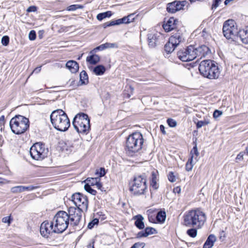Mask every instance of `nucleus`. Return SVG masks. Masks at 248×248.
Instances as JSON below:
<instances>
[{
	"label": "nucleus",
	"mask_w": 248,
	"mask_h": 248,
	"mask_svg": "<svg viewBox=\"0 0 248 248\" xmlns=\"http://www.w3.org/2000/svg\"><path fill=\"white\" fill-rule=\"evenodd\" d=\"M195 52L196 58H199V59H201L211 53L210 49L205 45H202L196 47Z\"/></svg>",
	"instance_id": "a211bd4d"
},
{
	"label": "nucleus",
	"mask_w": 248,
	"mask_h": 248,
	"mask_svg": "<svg viewBox=\"0 0 248 248\" xmlns=\"http://www.w3.org/2000/svg\"><path fill=\"white\" fill-rule=\"evenodd\" d=\"M217 238L215 235L210 234L204 243L203 248H212Z\"/></svg>",
	"instance_id": "b1692460"
},
{
	"label": "nucleus",
	"mask_w": 248,
	"mask_h": 248,
	"mask_svg": "<svg viewBox=\"0 0 248 248\" xmlns=\"http://www.w3.org/2000/svg\"><path fill=\"white\" fill-rule=\"evenodd\" d=\"M193 156L190 157L186 164V170L187 171H191L193 167L194 163H193Z\"/></svg>",
	"instance_id": "2f4dec72"
},
{
	"label": "nucleus",
	"mask_w": 248,
	"mask_h": 248,
	"mask_svg": "<svg viewBox=\"0 0 248 248\" xmlns=\"http://www.w3.org/2000/svg\"><path fill=\"white\" fill-rule=\"evenodd\" d=\"M168 177V180L170 182L173 183L176 181L175 176H174L173 172L172 171L169 172Z\"/></svg>",
	"instance_id": "8fccbe9b"
},
{
	"label": "nucleus",
	"mask_w": 248,
	"mask_h": 248,
	"mask_svg": "<svg viewBox=\"0 0 248 248\" xmlns=\"http://www.w3.org/2000/svg\"><path fill=\"white\" fill-rule=\"evenodd\" d=\"M237 37H239L243 43L248 44V30H239Z\"/></svg>",
	"instance_id": "5701e85b"
},
{
	"label": "nucleus",
	"mask_w": 248,
	"mask_h": 248,
	"mask_svg": "<svg viewBox=\"0 0 248 248\" xmlns=\"http://www.w3.org/2000/svg\"><path fill=\"white\" fill-rule=\"evenodd\" d=\"M84 189L87 192H88V193H90L93 195H96L97 193L95 190L93 189L91 187V186L89 184H86L84 185Z\"/></svg>",
	"instance_id": "473e14b6"
},
{
	"label": "nucleus",
	"mask_w": 248,
	"mask_h": 248,
	"mask_svg": "<svg viewBox=\"0 0 248 248\" xmlns=\"http://www.w3.org/2000/svg\"><path fill=\"white\" fill-rule=\"evenodd\" d=\"M186 1L175 0L172 2L169 3L167 6V11L170 13H175L177 11L183 9V8L186 4Z\"/></svg>",
	"instance_id": "dca6fc26"
},
{
	"label": "nucleus",
	"mask_w": 248,
	"mask_h": 248,
	"mask_svg": "<svg viewBox=\"0 0 248 248\" xmlns=\"http://www.w3.org/2000/svg\"><path fill=\"white\" fill-rule=\"evenodd\" d=\"M178 21L174 17H170L166 23H164L163 28L166 32H169L177 28Z\"/></svg>",
	"instance_id": "6ab92c4d"
},
{
	"label": "nucleus",
	"mask_w": 248,
	"mask_h": 248,
	"mask_svg": "<svg viewBox=\"0 0 248 248\" xmlns=\"http://www.w3.org/2000/svg\"><path fill=\"white\" fill-rule=\"evenodd\" d=\"M111 11H108L104 13H99L97 15L96 18L99 21H101L106 17H109L112 16Z\"/></svg>",
	"instance_id": "c756f323"
},
{
	"label": "nucleus",
	"mask_w": 248,
	"mask_h": 248,
	"mask_svg": "<svg viewBox=\"0 0 248 248\" xmlns=\"http://www.w3.org/2000/svg\"><path fill=\"white\" fill-rule=\"evenodd\" d=\"M10 182V181L3 179L0 177V184H8Z\"/></svg>",
	"instance_id": "052dcab7"
},
{
	"label": "nucleus",
	"mask_w": 248,
	"mask_h": 248,
	"mask_svg": "<svg viewBox=\"0 0 248 248\" xmlns=\"http://www.w3.org/2000/svg\"><path fill=\"white\" fill-rule=\"evenodd\" d=\"M10 126L14 133L19 135L24 133L29 128L30 122L26 117L17 115L11 119Z\"/></svg>",
	"instance_id": "423d86ee"
},
{
	"label": "nucleus",
	"mask_w": 248,
	"mask_h": 248,
	"mask_svg": "<svg viewBox=\"0 0 248 248\" xmlns=\"http://www.w3.org/2000/svg\"><path fill=\"white\" fill-rule=\"evenodd\" d=\"M13 219L11 218V216L5 217L2 218V221L3 223H8L9 225L11 223Z\"/></svg>",
	"instance_id": "603ef678"
},
{
	"label": "nucleus",
	"mask_w": 248,
	"mask_h": 248,
	"mask_svg": "<svg viewBox=\"0 0 248 248\" xmlns=\"http://www.w3.org/2000/svg\"><path fill=\"white\" fill-rule=\"evenodd\" d=\"M222 114V112L220 110L216 109L213 113V117L214 118L217 119L220 117Z\"/></svg>",
	"instance_id": "6e6d98bb"
},
{
	"label": "nucleus",
	"mask_w": 248,
	"mask_h": 248,
	"mask_svg": "<svg viewBox=\"0 0 248 248\" xmlns=\"http://www.w3.org/2000/svg\"><path fill=\"white\" fill-rule=\"evenodd\" d=\"M160 129L163 134H166V131L165 130V126L161 124L160 125Z\"/></svg>",
	"instance_id": "0e129e2a"
},
{
	"label": "nucleus",
	"mask_w": 248,
	"mask_h": 248,
	"mask_svg": "<svg viewBox=\"0 0 248 248\" xmlns=\"http://www.w3.org/2000/svg\"><path fill=\"white\" fill-rule=\"evenodd\" d=\"M1 44L4 46H7L9 43V37L8 36H3L1 38Z\"/></svg>",
	"instance_id": "49530a36"
},
{
	"label": "nucleus",
	"mask_w": 248,
	"mask_h": 248,
	"mask_svg": "<svg viewBox=\"0 0 248 248\" xmlns=\"http://www.w3.org/2000/svg\"><path fill=\"white\" fill-rule=\"evenodd\" d=\"M221 0H213L212 5L211 9L214 11L218 6L219 2Z\"/></svg>",
	"instance_id": "3c124183"
},
{
	"label": "nucleus",
	"mask_w": 248,
	"mask_h": 248,
	"mask_svg": "<svg viewBox=\"0 0 248 248\" xmlns=\"http://www.w3.org/2000/svg\"><path fill=\"white\" fill-rule=\"evenodd\" d=\"M86 180L89 182L88 184H89L91 186H94L97 183L98 181L100 180V179L98 177L88 178Z\"/></svg>",
	"instance_id": "58836bf2"
},
{
	"label": "nucleus",
	"mask_w": 248,
	"mask_h": 248,
	"mask_svg": "<svg viewBox=\"0 0 248 248\" xmlns=\"http://www.w3.org/2000/svg\"><path fill=\"white\" fill-rule=\"evenodd\" d=\"M75 129L82 135H87L90 130V120L88 115L84 113L77 114L72 122Z\"/></svg>",
	"instance_id": "39448f33"
},
{
	"label": "nucleus",
	"mask_w": 248,
	"mask_h": 248,
	"mask_svg": "<svg viewBox=\"0 0 248 248\" xmlns=\"http://www.w3.org/2000/svg\"><path fill=\"white\" fill-rule=\"evenodd\" d=\"M245 154V153L243 152H240L237 155L236 157V160H241L243 159V156Z\"/></svg>",
	"instance_id": "bf43d9fd"
},
{
	"label": "nucleus",
	"mask_w": 248,
	"mask_h": 248,
	"mask_svg": "<svg viewBox=\"0 0 248 248\" xmlns=\"http://www.w3.org/2000/svg\"><path fill=\"white\" fill-rule=\"evenodd\" d=\"M161 34L157 32H151L147 34V40L150 47L154 48L159 43Z\"/></svg>",
	"instance_id": "f3484780"
},
{
	"label": "nucleus",
	"mask_w": 248,
	"mask_h": 248,
	"mask_svg": "<svg viewBox=\"0 0 248 248\" xmlns=\"http://www.w3.org/2000/svg\"><path fill=\"white\" fill-rule=\"evenodd\" d=\"M157 233L156 230L152 227H146L144 230L139 232L137 234V238L145 237L149 235Z\"/></svg>",
	"instance_id": "aec40b11"
},
{
	"label": "nucleus",
	"mask_w": 248,
	"mask_h": 248,
	"mask_svg": "<svg viewBox=\"0 0 248 248\" xmlns=\"http://www.w3.org/2000/svg\"><path fill=\"white\" fill-rule=\"evenodd\" d=\"M37 11V7L35 6H31L27 10L28 12H34Z\"/></svg>",
	"instance_id": "13d9d810"
},
{
	"label": "nucleus",
	"mask_w": 248,
	"mask_h": 248,
	"mask_svg": "<svg viewBox=\"0 0 248 248\" xmlns=\"http://www.w3.org/2000/svg\"><path fill=\"white\" fill-rule=\"evenodd\" d=\"M133 219L135 220V225L140 230L144 229L145 226L143 222L144 218L141 215H137L133 217Z\"/></svg>",
	"instance_id": "4be33fe9"
},
{
	"label": "nucleus",
	"mask_w": 248,
	"mask_h": 248,
	"mask_svg": "<svg viewBox=\"0 0 248 248\" xmlns=\"http://www.w3.org/2000/svg\"><path fill=\"white\" fill-rule=\"evenodd\" d=\"M54 230V224L52 220L50 222L45 221L40 226V233L45 237H48V235L51 233H55Z\"/></svg>",
	"instance_id": "2eb2a0df"
},
{
	"label": "nucleus",
	"mask_w": 248,
	"mask_h": 248,
	"mask_svg": "<svg viewBox=\"0 0 248 248\" xmlns=\"http://www.w3.org/2000/svg\"><path fill=\"white\" fill-rule=\"evenodd\" d=\"M11 192L13 193H18L23 192V186H18L12 187Z\"/></svg>",
	"instance_id": "72a5a7b5"
},
{
	"label": "nucleus",
	"mask_w": 248,
	"mask_h": 248,
	"mask_svg": "<svg viewBox=\"0 0 248 248\" xmlns=\"http://www.w3.org/2000/svg\"><path fill=\"white\" fill-rule=\"evenodd\" d=\"M66 67L72 73H76L79 69L78 63L74 60H70L66 63Z\"/></svg>",
	"instance_id": "412c9836"
},
{
	"label": "nucleus",
	"mask_w": 248,
	"mask_h": 248,
	"mask_svg": "<svg viewBox=\"0 0 248 248\" xmlns=\"http://www.w3.org/2000/svg\"><path fill=\"white\" fill-rule=\"evenodd\" d=\"M209 123L208 121H199L196 124V126L197 128H201L202 126L206 125Z\"/></svg>",
	"instance_id": "c03bdc74"
},
{
	"label": "nucleus",
	"mask_w": 248,
	"mask_h": 248,
	"mask_svg": "<svg viewBox=\"0 0 248 248\" xmlns=\"http://www.w3.org/2000/svg\"><path fill=\"white\" fill-rule=\"evenodd\" d=\"M47 149L40 142L34 143L30 148V153L32 158L36 160H42L47 156Z\"/></svg>",
	"instance_id": "1a4fd4ad"
},
{
	"label": "nucleus",
	"mask_w": 248,
	"mask_h": 248,
	"mask_svg": "<svg viewBox=\"0 0 248 248\" xmlns=\"http://www.w3.org/2000/svg\"><path fill=\"white\" fill-rule=\"evenodd\" d=\"M126 23L129 24L134 21L135 16L134 14L128 15L127 16H125Z\"/></svg>",
	"instance_id": "a19ab883"
},
{
	"label": "nucleus",
	"mask_w": 248,
	"mask_h": 248,
	"mask_svg": "<svg viewBox=\"0 0 248 248\" xmlns=\"http://www.w3.org/2000/svg\"><path fill=\"white\" fill-rule=\"evenodd\" d=\"M106 174L105 170L104 168H101L99 170H97L95 172V174L97 175V177H101L104 176Z\"/></svg>",
	"instance_id": "e433bc0d"
},
{
	"label": "nucleus",
	"mask_w": 248,
	"mask_h": 248,
	"mask_svg": "<svg viewBox=\"0 0 248 248\" xmlns=\"http://www.w3.org/2000/svg\"><path fill=\"white\" fill-rule=\"evenodd\" d=\"M222 31L224 36L227 39L237 37L239 31L236 22L232 19H229L224 22Z\"/></svg>",
	"instance_id": "9d476101"
},
{
	"label": "nucleus",
	"mask_w": 248,
	"mask_h": 248,
	"mask_svg": "<svg viewBox=\"0 0 248 248\" xmlns=\"http://www.w3.org/2000/svg\"><path fill=\"white\" fill-rule=\"evenodd\" d=\"M90 55L86 58V61L91 64L95 65L100 60V57L95 53H90Z\"/></svg>",
	"instance_id": "393cba45"
},
{
	"label": "nucleus",
	"mask_w": 248,
	"mask_h": 248,
	"mask_svg": "<svg viewBox=\"0 0 248 248\" xmlns=\"http://www.w3.org/2000/svg\"><path fill=\"white\" fill-rule=\"evenodd\" d=\"M130 185L129 190L134 195H143L147 189L146 180L143 175L135 177Z\"/></svg>",
	"instance_id": "6e6552de"
},
{
	"label": "nucleus",
	"mask_w": 248,
	"mask_h": 248,
	"mask_svg": "<svg viewBox=\"0 0 248 248\" xmlns=\"http://www.w3.org/2000/svg\"><path fill=\"white\" fill-rule=\"evenodd\" d=\"M4 119H5V117H4V115H2L0 116V124H4Z\"/></svg>",
	"instance_id": "774afa93"
},
{
	"label": "nucleus",
	"mask_w": 248,
	"mask_h": 248,
	"mask_svg": "<svg viewBox=\"0 0 248 248\" xmlns=\"http://www.w3.org/2000/svg\"><path fill=\"white\" fill-rule=\"evenodd\" d=\"M199 155V153L198 151L197 145H195L193 149L190 151V157L193 156V159L194 158V155L196 156H198Z\"/></svg>",
	"instance_id": "79ce46f5"
},
{
	"label": "nucleus",
	"mask_w": 248,
	"mask_h": 248,
	"mask_svg": "<svg viewBox=\"0 0 248 248\" xmlns=\"http://www.w3.org/2000/svg\"><path fill=\"white\" fill-rule=\"evenodd\" d=\"M184 38L181 31L178 30L176 32L173 33L169 41L164 46V50L168 54L171 53L175 48L183 41Z\"/></svg>",
	"instance_id": "9b49d317"
},
{
	"label": "nucleus",
	"mask_w": 248,
	"mask_h": 248,
	"mask_svg": "<svg viewBox=\"0 0 248 248\" xmlns=\"http://www.w3.org/2000/svg\"><path fill=\"white\" fill-rule=\"evenodd\" d=\"M157 172L154 171L152 172L150 186L155 190H157L158 188V185L157 184Z\"/></svg>",
	"instance_id": "a878e982"
},
{
	"label": "nucleus",
	"mask_w": 248,
	"mask_h": 248,
	"mask_svg": "<svg viewBox=\"0 0 248 248\" xmlns=\"http://www.w3.org/2000/svg\"><path fill=\"white\" fill-rule=\"evenodd\" d=\"M114 25H116L115 20H112V21L107 22L103 24V27L104 28H106L107 27H108L114 26Z\"/></svg>",
	"instance_id": "864d4df0"
},
{
	"label": "nucleus",
	"mask_w": 248,
	"mask_h": 248,
	"mask_svg": "<svg viewBox=\"0 0 248 248\" xmlns=\"http://www.w3.org/2000/svg\"><path fill=\"white\" fill-rule=\"evenodd\" d=\"M196 47L190 45L186 48L180 50L177 52L178 57L183 62L191 61L196 58Z\"/></svg>",
	"instance_id": "ddd939ff"
},
{
	"label": "nucleus",
	"mask_w": 248,
	"mask_h": 248,
	"mask_svg": "<svg viewBox=\"0 0 248 248\" xmlns=\"http://www.w3.org/2000/svg\"><path fill=\"white\" fill-rule=\"evenodd\" d=\"M41 70V66L36 67L33 71V73H38Z\"/></svg>",
	"instance_id": "338daca9"
},
{
	"label": "nucleus",
	"mask_w": 248,
	"mask_h": 248,
	"mask_svg": "<svg viewBox=\"0 0 248 248\" xmlns=\"http://www.w3.org/2000/svg\"><path fill=\"white\" fill-rule=\"evenodd\" d=\"M144 139L139 132H134L126 138L125 150L127 155L133 156L140 151L143 145Z\"/></svg>",
	"instance_id": "f257e3e1"
},
{
	"label": "nucleus",
	"mask_w": 248,
	"mask_h": 248,
	"mask_svg": "<svg viewBox=\"0 0 248 248\" xmlns=\"http://www.w3.org/2000/svg\"><path fill=\"white\" fill-rule=\"evenodd\" d=\"M71 200L76 206V208L85 212L87 211L89 202L86 195L79 192L75 193L72 195Z\"/></svg>",
	"instance_id": "f8f14e48"
},
{
	"label": "nucleus",
	"mask_w": 248,
	"mask_h": 248,
	"mask_svg": "<svg viewBox=\"0 0 248 248\" xmlns=\"http://www.w3.org/2000/svg\"><path fill=\"white\" fill-rule=\"evenodd\" d=\"M80 81L81 84H87L89 82L88 75L84 70L82 71L80 73Z\"/></svg>",
	"instance_id": "c85d7f7f"
},
{
	"label": "nucleus",
	"mask_w": 248,
	"mask_h": 248,
	"mask_svg": "<svg viewBox=\"0 0 248 248\" xmlns=\"http://www.w3.org/2000/svg\"><path fill=\"white\" fill-rule=\"evenodd\" d=\"M166 217V214L164 211H159L156 216V219L158 222L163 223L165 221Z\"/></svg>",
	"instance_id": "cd10ccee"
},
{
	"label": "nucleus",
	"mask_w": 248,
	"mask_h": 248,
	"mask_svg": "<svg viewBox=\"0 0 248 248\" xmlns=\"http://www.w3.org/2000/svg\"><path fill=\"white\" fill-rule=\"evenodd\" d=\"M206 221L205 214L200 210L189 211L184 216V224L188 227L200 228Z\"/></svg>",
	"instance_id": "7ed1b4c3"
},
{
	"label": "nucleus",
	"mask_w": 248,
	"mask_h": 248,
	"mask_svg": "<svg viewBox=\"0 0 248 248\" xmlns=\"http://www.w3.org/2000/svg\"><path fill=\"white\" fill-rule=\"evenodd\" d=\"M115 22L116 23V25H120L122 24H127L126 21V18H125V16L123 17L122 18H119L117 20H115Z\"/></svg>",
	"instance_id": "de8ad7c7"
},
{
	"label": "nucleus",
	"mask_w": 248,
	"mask_h": 248,
	"mask_svg": "<svg viewBox=\"0 0 248 248\" xmlns=\"http://www.w3.org/2000/svg\"><path fill=\"white\" fill-rule=\"evenodd\" d=\"M186 233L189 236L194 238L197 236V231L195 228H191L187 230Z\"/></svg>",
	"instance_id": "f704fd0d"
},
{
	"label": "nucleus",
	"mask_w": 248,
	"mask_h": 248,
	"mask_svg": "<svg viewBox=\"0 0 248 248\" xmlns=\"http://www.w3.org/2000/svg\"><path fill=\"white\" fill-rule=\"evenodd\" d=\"M173 192L174 193H180L181 192V188L179 186H177L173 188Z\"/></svg>",
	"instance_id": "680f3d73"
},
{
	"label": "nucleus",
	"mask_w": 248,
	"mask_h": 248,
	"mask_svg": "<svg viewBox=\"0 0 248 248\" xmlns=\"http://www.w3.org/2000/svg\"><path fill=\"white\" fill-rule=\"evenodd\" d=\"M84 211H85L75 207H70L68 208L67 215L69 223L71 225H79L81 219L82 212Z\"/></svg>",
	"instance_id": "4468645a"
},
{
	"label": "nucleus",
	"mask_w": 248,
	"mask_h": 248,
	"mask_svg": "<svg viewBox=\"0 0 248 248\" xmlns=\"http://www.w3.org/2000/svg\"><path fill=\"white\" fill-rule=\"evenodd\" d=\"M148 219L150 222H152V223L155 222L154 217H153L152 216L149 215L148 216Z\"/></svg>",
	"instance_id": "69168bd1"
},
{
	"label": "nucleus",
	"mask_w": 248,
	"mask_h": 248,
	"mask_svg": "<svg viewBox=\"0 0 248 248\" xmlns=\"http://www.w3.org/2000/svg\"><path fill=\"white\" fill-rule=\"evenodd\" d=\"M52 221L54 224L55 232L57 233L63 232L68 228L70 223L67 213L64 211L57 212Z\"/></svg>",
	"instance_id": "0eeeda50"
},
{
	"label": "nucleus",
	"mask_w": 248,
	"mask_h": 248,
	"mask_svg": "<svg viewBox=\"0 0 248 248\" xmlns=\"http://www.w3.org/2000/svg\"><path fill=\"white\" fill-rule=\"evenodd\" d=\"M82 8V6L78 4H73L68 6L67 8V10L70 11H75L78 9H81Z\"/></svg>",
	"instance_id": "ea45409f"
},
{
	"label": "nucleus",
	"mask_w": 248,
	"mask_h": 248,
	"mask_svg": "<svg viewBox=\"0 0 248 248\" xmlns=\"http://www.w3.org/2000/svg\"><path fill=\"white\" fill-rule=\"evenodd\" d=\"M105 49V48L104 44H102V45L96 47L93 50H92L90 52V53H95L96 52H97L98 51H102Z\"/></svg>",
	"instance_id": "4c0bfd02"
},
{
	"label": "nucleus",
	"mask_w": 248,
	"mask_h": 248,
	"mask_svg": "<svg viewBox=\"0 0 248 248\" xmlns=\"http://www.w3.org/2000/svg\"><path fill=\"white\" fill-rule=\"evenodd\" d=\"M144 245H145V244L143 243L138 242V243H135L133 245V247L134 248H143L144 247Z\"/></svg>",
	"instance_id": "4d7b16f0"
},
{
	"label": "nucleus",
	"mask_w": 248,
	"mask_h": 248,
	"mask_svg": "<svg viewBox=\"0 0 248 248\" xmlns=\"http://www.w3.org/2000/svg\"><path fill=\"white\" fill-rule=\"evenodd\" d=\"M106 68L103 65H98L95 66L93 71L97 76H100L104 74L105 72Z\"/></svg>",
	"instance_id": "bb28decb"
},
{
	"label": "nucleus",
	"mask_w": 248,
	"mask_h": 248,
	"mask_svg": "<svg viewBox=\"0 0 248 248\" xmlns=\"http://www.w3.org/2000/svg\"><path fill=\"white\" fill-rule=\"evenodd\" d=\"M50 118L52 125L58 131H66L70 126V120L66 113L62 109L53 111Z\"/></svg>",
	"instance_id": "f03ea898"
},
{
	"label": "nucleus",
	"mask_w": 248,
	"mask_h": 248,
	"mask_svg": "<svg viewBox=\"0 0 248 248\" xmlns=\"http://www.w3.org/2000/svg\"><path fill=\"white\" fill-rule=\"evenodd\" d=\"M95 185L96 186V187L99 189H101V188L102 187V185L101 183L100 182V180L98 181L97 183Z\"/></svg>",
	"instance_id": "e2e57ef3"
},
{
	"label": "nucleus",
	"mask_w": 248,
	"mask_h": 248,
	"mask_svg": "<svg viewBox=\"0 0 248 248\" xmlns=\"http://www.w3.org/2000/svg\"><path fill=\"white\" fill-rule=\"evenodd\" d=\"M168 125L171 127H174L176 126L177 123L176 121L171 118H169L167 120Z\"/></svg>",
	"instance_id": "a18cd8bd"
},
{
	"label": "nucleus",
	"mask_w": 248,
	"mask_h": 248,
	"mask_svg": "<svg viewBox=\"0 0 248 248\" xmlns=\"http://www.w3.org/2000/svg\"><path fill=\"white\" fill-rule=\"evenodd\" d=\"M75 144L74 141L70 140H65L64 141V147L66 150L71 151L73 148H75Z\"/></svg>",
	"instance_id": "7c9ffc66"
},
{
	"label": "nucleus",
	"mask_w": 248,
	"mask_h": 248,
	"mask_svg": "<svg viewBox=\"0 0 248 248\" xmlns=\"http://www.w3.org/2000/svg\"><path fill=\"white\" fill-rule=\"evenodd\" d=\"M37 187V186H23V191H31V190H33L36 189Z\"/></svg>",
	"instance_id": "5fc2aeb1"
},
{
	"label": "nucleus",
	"mask_w": 248,
	"mask_h": 248,
	"mask_svg": "<svg viewBox=\"0 0 248 248\" xmlns=\"http://www.w3.org/2000/svg\"><path fill=\"white\" fill-rule=\"evenodd\" d=\"M199 70L202 75L210 79H217L220 75L217 63L211 60L201 62L199 66Z\"/></svg>",
	"instance_id": "20e7f679"
},
{
	"label": "nucleus",
	"mask_w": 248,
	"mask_h": 248,
	"mask_svg": "<svg viewBox=\"0 0 248 248\" xmlns=\"http://www.w3.org/2000/svg\"><path fill=\"white\" fill-rule=\"evenodd\" d=\"M99 223L98 219L95 218L93 219L91 221H90L88 224V228L89 229H92L93 228L95 225H97Z\"/></svg>",
	"instance_id": "c9c22d12"
},
{
	"label": "nucleus",
	"mask_w": 248,
	"mask_h": 248,
	"mask_svg": "<svg viewBox=\"0 0 248 248\" xmlns=\"http://www.w3.org/2000/svg\"><path fill=\"white\" fill-rule=\"evenodd\" d=\"M36 32L34 30H31L29 32V38L30 40L33 41L36 39Z\"/></svg>",
	"instance_id": "09e8293b"
},
{
	"label": "nucleus",
	"mask_w": 248,
	"mask_h": 248,
	"mask_svg": "<svg viewBox=\"0 0 248 248\" xmlns=\"http://www.w3.org/2000/svg\"><path fill=\"white\" fill-rule=\"evenodd\" d=\"M104 44L105 49L110 48H118V45L117 43H106Z\"/></svg>",
	"instance_id": "37998d69"
}]
</instances>
